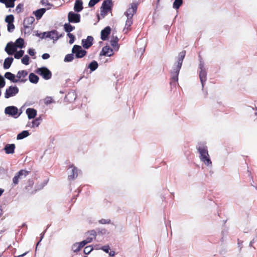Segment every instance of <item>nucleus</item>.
<instances>
[{
	"mask_svg": "<svg viewBox=\"0 0 257 257\" xmlns=\"http://www.w3.org/2000/svg\"><path fill=\"white\" fill-rule=\"evenodd\" d=\"M98 222L99 224H110L111 223V220L109 219H101L100 220H98Z\"/></svg>",
	"mask_w": 257,
	"mask_h": 257,
	"instance_id": "nucleus-46",
	"label": "nucleus"
},
{
	"mask_svg": "<svg viewBox=\"0 0 257 257\" xmlns=\"http://www.w3.org/2000/svg\"><path fill=\"white\" fill-rule=\"evenodd\" d=\"M46 231V229H45L43 232H42L40 234V240L37 243V246L38 245V244L40 243V242L41 241L42 239L44 238L45 233Z\"/></svg>",
	"mask_w": 257,
	"mask_h": 257,
	"instance_id": "nucleus-54",
	"label": "nucleus"
},
{
	"mask_svg": "<svg viewBox=\"0 0 257 257\" xmlns=\"http://www.w3.org/2000/svg\"><path fill=\"white\" fill-rule=\"evenodd\" d=\"M50 57V56L48 53H44L42 55V58L44 60L48 59Z\"/></svg>",
	"mask_w": 257,
	"mask_h": 257,
	"instance_id": "nucleus-55",
	"label": "nucleus"
},
{
	"mask_svg": "<svg viewBox=\"0 0 257 257\" xmlns=\"http://www.w3.org/2000/svg\"><path fill=\"white\" fill-rule=\"evenodd\" d=\"M53 102V100L51 97H47L45 99V103L46 105L50 104Z\"/></svg>",
	"mask_w": 257,
	"mask_h": 257,
	"instance_id": "nucleus-51",
	"label": "nucleus"
},
{
	"mask_svg": "<svg viewBox=\"0 0 257 257\" xmlns=\"http://www.w3.org/2000/svg\"><path fill=\"white\" fill-rule=\"evenodd\" d=\"M101 249L106 253H108L110 250V247L108 245H104L101 247Z\"/></svg>",
	"mask_w": 257,
	"mask_h": 257,
	"instance_id": "nucleus-53",
	"label": "nucleus"
},
{
	"mask_svg": "<svg viewBox=\"0 0 257 257\" xmlns=\"http://www.w3.org/2000/svg\"><path fill=\"white\" fill-rule=\"evenodd\" d=\"M186 55V51L183 50L178 54L177 61L174 64L172 68L170 71L171 80L170 84L175 86L178 81V76L180 70L182 67L183 60Z\"/></svg>",
	"mask_w": 257,
	"mask_h": 257,
	"instance_id": "nucleus-1",
	"label": "nucleus"
},
{
	"mask_svg": "<svg viewBox=\"0 0 257 257\" xmlns=\"http://www.w3.org/2000/svg\"><path fill=\"white\" fill-rule=\"evenodd\" d=\"M41 187H42V183H41L40 184H38L35 187L36 188L35 191L36 192L37 191L40 190L42 189L43 188H41Z\"/></svg>",
	"mask_w": 257,
	"mask_h": 257,
	"instance_id": "nucleus-59",
	"label": "nucleus"
},
{
	"mask_svg": "<svg viewBox=\"0 0 257 257\" xmlns=\"http://www.w3.org/2000/svg\"><path fill=\"white\" fill-rule=\"evenodd\" d=\"M48 180H45L42 183V187L41 188H44L48 183Z\"/></svg>",
	"mask_w": 257,
	"mask_h": 257,
	"instance_id": "nucleus-62",
	"label": "nucleus"
},
{
	"mask_svg": "<svg viewBox=\"0 0 257 257\" xmlns=\"http://www.w3.org/2000/svg\"><path fill=\"white\" fill-rule=\"evenodd\" d=\"M26 113L29 119L35 118L37 114V111L33 108H28L26 109Z\"/></svg>",
	"mask_w": 257,
	"mask_h": 257,
	"instance_id": "nucleus-21",
	"label": "nucleus"
},
{
	"mask_svg": "<svg viewBox=\"0 0 257 257\" xmlns=\"http://www.w3.org/2000/svg\"><path fill=\"white\" fill-rule=\"evenodd\" d=\"M64 34H61L60 35L58 34V33H57L56 37H55V41H57L59 38L62 37L64 36Z\"/></svg>",
	"mask_w": 257,
	"mask_h": 257,
	"instance_id": "nucleus-60",
	"label": "nucleus"
},
{
	"mask_svg": "<svg viewBox=\"0 0 257 257\" xmlns=\"http://www.w3.org/2000/svg\"><path fill=\"white\" fill-rule=\"evenodd\" d=\"M87 233L89 235V237H93V238H95L96 237V236L97 235V232L96 230H91L90 231H88Z\"/></svg>",
	"mask_w": 257,
	"mask_h": 257,
	"instance_id": "nucleus-45",
	"label": "nucleus"
},
{
	"mask_svg": "<svg viewBox=\"0 0 257 257\" xmlns=\"http://www.w3.org/2000/svg\"><path fill=\"white\" fill-rule=\"evenodd\" d=\"M29 80L30 82L33 84H37L39 80V77L34 73H30L29 76Z\"/></svg>",
	"mask_w": 257,
	"mask_h": 257,
	"instance_id": "nucleus-27",
	"label": "nucleus"
},
{
	"mask_svg": "<svg viewBox=\"0 0 257 257\" xmlns=\"http://www.w3.org/2000/svg\"><path fill=\"white\" fill-rule=\"evenodd\" d=\"M40 124V122H38L37 121V120L34 119L32 121V125L31 126V127L34 128L36 127H38Z\"/></svg>",
	"mask_w": 257,
	"mask_h": 257,
	"instance_id": "nucleus-50",
	"label": "nucleus"
},
{
	"mask_svg": "<svg viewBox=\"0 0 257 257\" xmlns=\"http://www.w3.org/2000/svg\"><path fill=\"white\" fill-rule=\"evenodd\" d=\"M99 1L100 0H90L88 3L89 7L91 8L94 7Z\"/></svg>",
	"mask_w": 257,
	"mask_h": 257,
	"instance_id": "nucleus-48",
	"label": "nucleus"
},
{
	"mask_svg": "<svg viewBox=\"0 0 257 257\" xmlns=\"http://www.w3.org/2000/svg\"><path fill=\"white\" fill-rule=\"evenodd\" d=\"M93 237L88 236L85 240L87 241V243H88L91 242L93 240Z\"/></svg>",
	"mask_w": 257,
	"mask_h": 257,
	"instance_id": "nucleus-61",
	"label": "nucleus"
},
{
	"mask_svg": "<svg viewBox=\"0 0 257 257\" xmlns=\"http://www.w3.org/2000/svg\"><path fill=\"white\" fill-rule=\"evenodd\" d=\"M14 59L12 57H8L6 58L4 62L3 67L4 69H8L10 68L12 64L13 63Z\"/></svg>",
	"mask_w": 257,
	"mask_h": 257,
	"instance_id": "nucleus-24",
	"label": "nucleus"
},
{
	"mask_svg": "<svg viewBox=\"0 0 257 257\" xmlns=\"http://www.w3.org/2000/svg\"><path fill=\"white\" fill-rule=\"evenodd\" d=\"M199 77L202 85V91L204 97L206 98L208 95V92L207 90L204 89V85L207 80V71L204 66V62L200 56H199Z\"/></svg>",
	"mask_w": 257,
	"mask_h": 257,
	"instance_id": "nucleus-3",
	"label": "nucleus"
},
{
	"mask_svg": "<svg viewBox=\"0 0 257 257\" xmlns=\"http://www.w3.org/2000/svg\"><path fill=\"white\" fill-rule=\"evenodd\" d=\"M28 75V72L26 70H20L17 73L16 77L19 80H21L22 77H25Z\"/></svg>",
	"mask_w": 257,
	"mask_h": 257,
	"instance_id": "nucleus-35",
	"label": "nucleus"
},
{
	"mask_svg": "<svg viewBox=\"0 0 257 257\" xmlns=\"http://www.w3.org/2000/svg\"><path fill=\"white\" fill-rule=\"evenodd\" d=\"M77 98V95L76 92L73 91L69 92L66 95L65 100L70 103L74 102Z\"/></svg>",
	"mask_w": 257,
	"mask_h": 257,
	"instance_id": "nucleus-19",
	"label": "nucleus"
},
{
	"mask_svg": "<svg viewBox=\"0 0 257 257\" xmlns=\"http://www.w3.org/2000/svg\"><path fill=\"white\" fill-rule=\"evenodd\" d=\"M16 146L14 144H7L5 145L4 150L7 154H13L15 152Z\"/></svg>",
	"mask_w": 257,
	"mask_h": 257,
	"instance_id": "nucleus-20",
	"label": "nucleus"
},
{
	"mask_svg": "<svg viewBox=\"0 0 257 257\" xmlns=\"http://www.w3.org/2000/svg\"><path fill=\"white\" fill-rule=\"evenodd\" d=\"M5 113L6 114L11 116L14 118H18L21 114V112H18V109L15 106H9L5 108Z\"/></svg>",
	"mask_w": 257,
	"mask_h": 257,
	"instance_id": "nucleus-7",
	"label": "nucleus"
},
{
	"mask_svg": "<svg viewBox=\"0 0 257 257\" xmlns=\"http://www.w3.org/2000/svg\"><path fill=\"white\" fill-rule=\"evenodd\" d=\"M83 9V2L82 0H76L74 6V11L75 12L79 13Z\"/></svg>",
	"mask_w": 257,
	"mask_h": 257,
	"instance_id": "nucleus-22",
	"label": "nucleus"
},
{
	"mask_svg": "<svg viewBox=\"0 0 257 257\" xmlns=\"http://www.w3.org/2000/svg\"><path fill=\"white\" fill-rule=\"evenodd\" d=\"M183 3V0H175L173 4V8L177 10L182 5Z\"/></svg>",
	"mask_w": 257,
	"mask_h": 257,
	"instance_id": "nucleus-34",
	"label": "nucleus"
},
{
	"mask_svg": "<svg viewBox=\"0 0 257 257\" xmlns=\"http://www.w3.org/2000/svg\"><path fill=\"white\" fill-rule=\"evenodd\" d=\"M58 31L56 30H53L50 31L45 32L43 33V36L41 37V39L50 38V39L55 41V37H56Z\"/></svg>",
	"mask_w": 257,
	"mask_h": 257,
	"instance_id": "nucleus-15",
	"label": "nucleus"
},
{
	"mask_svg": "<svg viewBox=\"0 0 257 257\" xmlns=\"http://www.w3.org/2000/svg\"><path fill=\"white\" fill-rule=\"evenodd\" d=\"M138 9V5L137 4L132 3L126 11L124 13V15L126 17L133 18L134 15L136 13Z\"/></svg>",
	"mask_w": 257,
	"mask_h": 257,
	"instance_id": "nucleus-13",
	"label": "nucleus"
},
{
	"mask_svg": "<svg viewBox=\"0 0 257 257\" xmlns=\"http://www.w3.org/2000/svg\"><path fill=\"white\" fill-rule=\"evenodd\" d=\"M14 21V16L11 14L6 16L5 22L8 24L12 23Z\"/></svg>",
	"mask_w": 257,
	"mask_h": 257,
	"instance_id": "nucleus-41",
	"label": "nucleus"
},
{
	"mask_svg": "<svg viewBox=\"0 0 257 257\" xmlns=\"http://www.w3.org/2000/svg\"><path fill=\"white\" fill-rule=\"evenodd\" d=\"M68 179L69 180H73L78 176V169L73 165H70L68 169Z\"/></svg>",
	"mask_w": 257,
	"mask_h": 257,
	"instance_id": "nucleus-10",
	"label": "nucleus"
},
{
	"mask_svg": "<svg viewBox=\"0 0 257 257\" xmlns=\"http://www.w3.org/2000/svg\"><path fill=\"white\" fill-rule=\"evenodd\" d=\"M30 135V133L28 131L25 130L18 134L17 136V139L18 140H22Z\"/></svg>",
	"mask_w": 257,
	"mask_h": 257,
	"instance_id": "nucleus-29",
	"label": "nucleus"
},
{
	"mask_svg": "<svg viewBox=\"0 0 257 257\" xmlns=\"http://www.w3.org/2000/svg\"><path fill=\"white\" fill-rule=\"evenodd\" d=\"M67 35L69 38V43L70 44H72L74 42L75 39L74 35L71 33H67Z\"/></svg>",
	"mask_w": 257,
	"mask_h": 257,
	"instance_id": "nucleus-44",
	"label": "nucleus"
},
{
	"mask_svg": "<svg viewBox=\"0 0 257 257\" xmlns=\"http://www.w3.org/2000/svg\"><path fill=\"white\" fill-rule=\"evenodd\" d=\"M22 63L25 65H28L30 63V57L28 55H24L21 59Z\"/></svg>",
	"mask_w": 257,
	"mask_h": 257,
	"instance_id": "nucleus-38",
	"label": "nucleus"
},
{
	"mask_svg": "<svg viewBox=\"0 0 257 257\" xmlns=\"http://www.w3.org/2000/svg\"><path fill=\"white\" fill-rule=\"evenodd\" d=\"M133 24V18L127 17V20L125 22V27L127 30L129 29V28Z\"/></svg>",
	"mask_w": 257,
	"mask_h": 257,
	"instance_id": "nucleus-42",
	"label": "nucleus"
},
{
	"mask_svg": "<svg viewBox=\"0 0 257 257\" xmlns=\"http://www.w3.org/2000/svg\"><path fill=\"white\" fill-rule=\"evenodd\" d=\"M108 13V12L100 7V16H99V15H97L98 20H99L101 18H104Z\"/></svg>",
	"mask_w": 257,
	"mask_h": 257,
	"instance_id": "nucleus-37",
	"label": "nucleus"
},
{
	"mask_svg": "<svg viewBox=\"0 0 257 257\" xmlns=\"http://www.w3.org/2000/svg\"><path fill=\"white\" fill-rule=\"evenodd\" d=\"M70 23H71L69 22L68 23H65L64 25V31L68 33H70L71 32L73 31L75 29V27L72 26Z\"/></svg>",
	"mask_w": 257,
	"mask_h": 257,
	"instance_id": "nucleus-31",
	"label": "nucleus"
},
{
	"mask_svg": "<svg viewBox=\"0 0 257 257\" xmlns=\"http://www.w3.org/2000/svg\"><path fill=\"white\" fill-rule=\"evenodd\" d=\"M196 148L199 154L200 161L206 166L211 168L212 166V161L208 154V148L206 143L203 142H199Z\"/></svg>",
	"mask_w": 257,
	"mask_h": 257,
	"instance_id": "nucleus-2",
	"label": "nucleus"
},
{
	"mask_svg": "<svg viewBox=\"0 0 257 257\" xmlns=\"http://www.w3.org/2000/svg\"><path fill=\"white\" fill-rule=\"evenodd\" d=\"M7 28H8V31L9 32H13L15 28V25H14L13 23L8 24L7 25Z\"/></svg>",
	"mask_w": 257,
	"mask_h": 257,
	"instance_id": "nucleus-47",
	"label": "nucleus"
},
{
	"mask_svg": "<svg viewBox=\"0 0 257 257\" xmlns=\"http://www.w3.org/2000/svg\"><path fill=\"white\" fill-rule=\"evenodd\" d=\"M35 21V18L33 16H31L25 19L23 23L24 26H29L32 25Z\"/></svg>",
	"mask_w": 257,
	"mask_h": 257,
	"instance_id": "nucleus-30",
	"label": "nucleus"
},
{
	"mask_svg": "<svg viewBox=\"0 0 257 257\" xmlns=\"http://www.w3.org/2000/svg\"><path fill=\"white\" fill-rule=\"evenodd\" d=\"M32 29L30 26L26 25V26H24V29H21V33H24L25 36L29 35L31 33Z\"/></svg>",
	"mask_w": 257,
	"mask_h": 257,
	"instance_id": "nucleus-32",
	"label": "nucleus"
},
{
	"mask_svg": "<svg viewBox=\"0 0 257 257\" xmlns=\"http://www.w3.org/2000/svg\"><path fill=\"white\" fill-rule=\"evenodd\" d=\"M4 77L13 83H17L19 81L25 83L27 81L26 79H21V80L16 79V75L10 72H6Z\"/></svg>",
	"mask_w": 257,
	"mask_h": 257,
	"instance_id": "nucleus-12",
	"label": "nucleus"
},
{
	"mask_svg": "<svg viewBox=\"0 0 257 257\" xmlns=\"http://www.w3.org/2000/svg\"><path fill=\"white\" fill-rule=\"evenodd\" d=\"M71 52L74 54L75 57L76 59L82 58L87 54V51L85 49H83L81 46L78 45H74Z\"/></svg>",
	"mask_w": 257,
	"mask_h": 257,
	"instance_id": "nucleus-6",
	"label": "nucleus"
},
{
	"mask_svg": "<svg viewBox=\"0 0 257 257\" xmlns=\"http://www.w3.org/2000/svg\"><path fill=\"white\" fill-rule=\"evenodd\" d=\"M257 240V238H256V237H254L249 242V246L250 247H251L252 246V244L253 243H254V242H255Z\"/></svg>",
	"mask_w": 257,
	"mask_h": 257,
	"instance_id": "nucleus-58",
	"label": "nucleus"
},
{
	"mask_svg": "<svg viewBox=\"0 0 257 257\" xmlns=\"http://www.w3.org/2000/svg\"><path fill=\"white\" fill-rule=\"evenodd\" d=\"M16 53L14 54V58L17 59H19L21 57H22L24 56V51L23 50H20L19 51H15Z\"/></svg>",
	"mask_w": 257,
	"mask_h": 257,
	"instance_id": "nucleus-36",
	"label": "nucleus"
},
{
	"mask_svg": "<svg viewBox=\"0 0 257 257\" xmlns=\"http://www.w3.org/2000/svg\"><path fill=\"white\" fill-rule=\"evenodd\" d=\"M113 50L109 46L103 47L99 54V56H104L110 57L113 55Z\"/></svg>",
	"mask_w": 257,
	"mask_h": 257,
	"instance_id": "nucleus-18",
	"label": "nucleus"
},
{
	"mask_svg": "<svg viewBox=\"0 0 257 257\" xmlns=\"http://www.w3.org/2000/svg\"><path fill=\"white\" fill-rule=\"evenodd\" d=\"M79 245L82 248L84 247L86 244H87V241L85 240H83L82 241L78 242Z\"/></svg>",
	"mask_w": 257,
	"mask_h": 257,
	"instance_id": "nucleus-57",
	"label": "nucleus"
},
{
	"mask_svg": "<svg viewBox=\"0 0 257 257\" xmlns=\"http://www.w3.org/2000/svg\"><path fill=\"white\" fill-rule=\"evenodd\" d=\"M75 58L74 54L71 52V53L68 54L65 56L64 61L65 62H71Z\"/></svg>",
	"mask_w": 257,
	"mask_h": 257,
	"instance_id": "nucleus-33",
	"label": "nucleus"
},
{
	"mask_svg": "<svg viewBox=\"0 0 257 257\" xmlns=\"http://www.w3.org/2000/svg\"><path fill=\"white\" fill-rule=\"evenodd\" d=\"M113 4L112 0H104L101 6V8L108 12H111Z\"/></svg>",
	"mask_w": 257,
	"mask_h": 257,
	"instance_id": "nucleus-16",
	"label": "nucleus"
},
{
	"mask_svg": "<svg viewBox=\"0 0 257 257\" xmlns=\"http://www.w3.org/2000/svg\"><path fill=\"white\" fill-rule=\"evenodd\" d=\"M35 35L37 36V37H40L41 39V37L43 36V33H39L38 31H37L36 32V34Z\"/></svg>",
	"mask_w": 257,
	"mask_h": 257,
	"instance_id": "nucleus-63",
	"label": "nucleus"
},
{
	"mask_svg": "<svg viewBox=\"0 0 257 257\" xmlns=\"http://www.w3.org/2000/svg\"><path fill=\"white\" fill-rule=\"evenodd\" d=\"M24 5L23 4H19L16 8V11L17 13H20L22 11L23 9Z\"/></svg>",
	"mask_w": 257,
	"mask_h": 257,
	"instance_id": "nucleus-49",
	"label": "nucleus"
},
{
	"mask_svg": "<svg viewBox=\"0 0 257 257\" xmlns=\"http://www.w3.org/2000/svg\"><path fill=\"white\" fill-rule=\"evenodd\" d=\"M95 230L97 232V234L98 235L100 234L101 235H103L108 233L107 230L105 228H96Z\"/></svg>",
	"mask_w": 257,
	"mask_h": 257,
	"instance_id": "nucleus-40",
	"label": "nucleus"
},
{
	"mask_svg": "<svg viewBox=\"0 0 257 257\" xmlns=\"http://www.w3.org/2000/svg\"><path fill=\"white\" fill-rule=\"evenodd\" d=\"M98 67V64L95 60L92 61L87 66V68L90 70V73L96 70Z\"/></svg>",
	"mask_w": 257,
	"mask_h": 257,
	"instance_id": "nucleus-25",
	"label": "nucleus"
},
{
	"mask_svg": "<svg viewBox=\"0 0 257 257\" xmlns=\"http://www.w3.org/2000/svg\"><path fill=\"white\" fill-rule=\"evenodd\" d=\"M19 91V88L17 86L11 85L6 89L5 93V98H9L16 95Z\"/></svg>",
	"mask_w": 257,
	"mask_h": 257,
	"instance_id": "nucleus-8",
	"label": "nucleus"
},
{
	"mask_svg": "<svg viewBox=\"0 0 257 257\" xmlns=\"http://www.w3.org/2000/svg\"><path fill=\"white\" fill-rule=\"evenodd\" d=\"M27 52L32 57L34 56L36 53L35 50L33 48H29Z\"/></svg>",
	"mask_w": 257,
	"mask_h": 257,
	"instance_id": "nucleus-52",
	"label": "nucleus"
},
{
	"mask_svg": "<svg viewBox=\"0 0 257 257\" xmlns=\"http://www.w3.org/2000/svg\"><path fill=\"white\" fill-rule=\"evenodd\" d=\"M35 72L45 80H49L52 77V72L45 66L38 68Z\"/></svg>",
	"mask_w": 257,
	"mask_h": 257,
	"instance_id": "nucleus-5",
	"label": "nucleus"
},
{
	"mask_svg": "<svg viewBox=\"0 0 257 257\" xmlns=\"http://www.w3.org/2000/svg\"><path fill=\"white\" fill-rule=\"evenodd\" d=\"M81 16L78 13L69 12L68 14V21L71 23H78L80 22Z\"/></svg>",
	"mask_w": 257,
	"mask_h": 257,
	"instance_id": "nucleus-9",
	"label": "nucleus"
},
{
	"mask_svg": "<svg viewBox=\"0 0 257 257\" xmlns=\"http://www.w3.org/2000/svg\"><path fill=\"white\" fill-rule=\"evenodd\" d=\"M93 248L91 245L87 246L84 249V253L85 254H88L93 250Z\"/></svg>",
	"mask_w": 257,
	"mask_h": 257,
	"instance_id": "nucleus-43",
	"label": "nucleus"
},
{
	"mask_svg": "<svg viewBox=\"0 0 257 257\" xmlns=\"http://www.w3.org/2000/svg\"><path fill=\"white\" fill-rule=\"evenodd\" d=\"M17 0H0V3L5 5L7 8H13L15 7V2Z\"/></svg>",
	"mask_w": 257,
	"mask_h": 257,
	"instance_id": "nucleus-26",
	"label": "nucleus"
},
{
	"mask_svg": "<svg viewBox=\"0 0 257 257\" xmlns=\"http://www.w3.org/2000/svg\"><path fill=\"white\" fill-rule=\"evenodd\" d=\"M111 32V28L109 26L105 27L101 31V39L103 41H106L108 39V36Z\"/></svg>",
	"mask_w": 257,
	"mask_h": 257,
	"instance_id": "nucleus-17",
	"label": "nucleus"
},
{
	"mask_svg": "<svg viewBox=\"0 0 257 257\" xmlns=\"http://www.w3.org/2000/svg\"><path fill=\"white\" fill-rule=\"evenodd\" d=\"M118 39L117 37H113L110 40V44L115 50H118L119 48V45L118 44Z\"/></svg>",
	"mask_w": 257,
	"mask_h": 257,
	"instance_id": "nucleus-28",
	"label": "nucleus"
},
{
	"mask_svg": "<svg viewBox=\"0 0 257 257\" xmlns=\"http://www.w3.org/2000/svg\"><path fill=\"white\" fill-rule=\"evenodd\" d=\"M16 45L12 41L9 42L5 50L9 55H12L15 51H16L17 48L22 49L25 47V41L22 38H19L15 42Z\"/></svg>",
	"mask_w": 257,
	"mask_h": 257,
	"instance_id": "nucleus-4",
	"label": "nucleus"
},
{
	"mask_svg": "<svg viewBox=\"0 0 257 257\" xmlns=\"http://www.w3.org/2000/svg\"><path fill=\"white\" fill-rule=\"evenodd\" d=\"M78 242L74 243L72 246V249L74 252H77L82 248Z\"/></svg>",
	"mask_w": 257,
	"mask_h": 257,
	"instance_id": "nucleus-39",
	"label": "nucleus"
},
{
	"mask_svg": "<svg viewBox=\"0 0 257 257\" xmlns=\"http://www.w3.org/2000/svg\"><path fill=\"white\" fill-rule=\"evenodd\" d=\"M29 172L25 170H20L13 178V183L14 185H17L19 183V180L22 179L26 177L29 174Z\"/></svg>",
	"mask_w": 257,
	"mask_h": 257,
	"instance_id": "nucleus-11",
	"label": "nucleus"
},
{
	"mask_svg": "<svg viewBox=\"0 0 257 257\" xmlns=\"http://www.w3.org/2000/svg\"><path fill=\"white\" fill-rule=\"evenodd\" d=\"M46 9L45 8H41L33 12V14L35 16L36 19L39 20L41 19L43 15L45 13Z\"/></svg>",
	"mask_w": 257,
	"mask_h": 257,
	"instance_id": "nucleus-23",
	"label": "nucleus"
},
{
	"mask_svg": "<svg viewBox=\"0 0 257 257\" xmlns=\"http://www.w3.org/2000/svg\"><path fill=\"white\" fill-rule=\"evenodd\" d=\"M93 38L91 36H88L86 39H83L81 41V44L82 47L85 49H89L93 45Z\"/></svg>",
	"mask_w": 257,
	"mask_h": 257,
	"instance_id": "nucleus-14",
	"label": "nucleus"
},
{
	"mask_svg": "<svg viewBox=\"0 0 257 257\" xmlns=\"http://www.w3.org/2000/svg\"><path fill=\"white\" fill-rule=\"evenodd\" d=\"M41 3L44 6L50 5V4L48 2V0H41Z\"/></svg>",
	"mask_w": 257,
	"mask_h": 257,
	"instance_id": "nucleus-56",
	"label": "nucleus"
},
{
	"mask_svg": "<svg viewBox=\"0 0 257 257\" xmlns=\"http://www.w3.org/2000/svg\"><path fill=\"white\" fill-rule=\"evenodd\" d=\"M6 171V170L4 168L0 167V174H5Z\"/></svg>",
	"mask_w": 257,
	"mask_h": 257,
	"instance_id": "nucleus-64",
	"label": "nucleus"
}]
</instances>
